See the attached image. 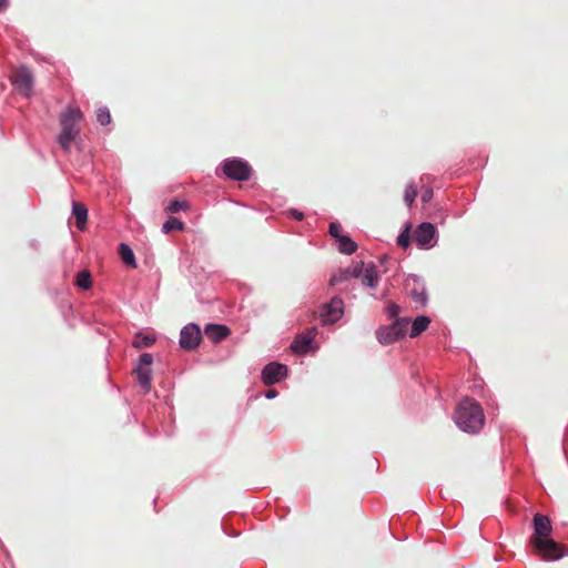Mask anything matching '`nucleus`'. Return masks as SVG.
Returning <instances> with one entry per match:
<instances>
[{
	"mask_svg": "<svg viewBox=\"0 0 568 568\" xmlns=\"http://www.w3.org/2000/svg\"><path fill=\"white\" fill-rule=\"evenodd\" d=\"M8 6V0H0V10L6 9Z\"/></svg>",
	"mask_w": 568,
	"mask_h": 568,
	"instance_id": "obj_33",
	"label": "nucleus"
},
{
	"mask_svg": "<svg viewBox=\"0 0 568 568\" xmlns=\"http://www.w3.org/2000/svg\"><path fill=\"white\" fill-rule=\"evenodd\" d=\"M408 324L407 318H397L392 325L379 327L376 337L381 344L389 345L406 334Z\"/></svg>",
	"mask_w": 568,
	"mask_h": 568,
	"instance_id": "obj_5",
	"label": "nucleus"
},
{
	"mask_svg": "<svg viewBox=\"0 0 568 568\" xmlns=\"http://www.w3.org/2000/svg\"><path fill=\"white\" fill-rule=\"evenodd\" d=\"M74 284L81 290H89L92 286V276L88 270L77 274Z\"/></svg>",
	"mask_w": 568,
	"mask_h": 568,
	"instance_id": "obj_20",
	"label": "nucleus"
},
{
	"mask_svg": "<svg viewBox=\"0 0 568 568\" xmlns=\"http://www.w3.org/2000/svg\"><path fill=\"white\" fill-rule=\"evenodd\" d=\"M155 343V337L151 335H143L142 333H138L134 335L132 345L135 348H144L150 347Z\"/></svg>",
	"mask_w": 568,
	"mask_h": 568,
	"instance_id": "obj_21",
	"label": "nucleus"
},
{
	"mask_svg": "<svg viewBox=\"0 0 568 568\" xmlns=\"http://www.w3.org/2000/svg\"><path fill=\"white\" fill-rule=\"evenodd\" d=\"M287 374V367L278 363L267 364L262 372V378L265 385H273L280 382Z\"/></svg>",
	"mask_w": 568,
	"mask_h": 568,
	"instance_id": "obj_13",
	"label": "nucleus"
},
{
	"mask_svg": "<svg viewBox=\"0 0 568 568\" xmlns=\"http://www.w3.org/2000/svg\"><path fill=\"white\" fill-rule=\"evenodd\" d=\"M364 271V262H353L347 267L339 270L336 274H334L331 280V285H337L339 283L349 281L351 278H358L362 276Z\"/></svg>",
	"mask_w": 568,
	"mask_h": 568,
	"instance_id": "obj_11",
	"label": "nucleus"
},
{
	"mask_svg": "<svg viewBox=\"0 0 568 568\" xmlns=\"http://www.w3.org/2000/svg\"><path fill=\"white\" fill-rule=\"evenodd\" d=\"M97 120L101 125H108L111 123V114L108 108H100L97 112Z\"/></svg>",
	"mask_w": 568,
	"mask_h": 568,
	"instance_id": "obj_24",
	"label": "nucleus"
},
{
	"mask_svg": "<svg viewBox=\"0 0 568 568\" xmlns=\"http://www.w3.org/2000/svg\"><path fill=\"white\" fill-rule=\"evenodd\" d=\"M552 526L546 515L536 514L534 516V534L530 537V544L550 537Z\"/></svg>",
	"mask_w": 568,
	"mask_h": 568,
	"instance_id": "obj_12",
	"label": "nucleus"
},
{
	"mask_svg": "<svg viewBox=\"0 0 568 568\" xmlns=\"http://www.w3.org/2000/svg\"><path fill=\"white\" fill-rule=\"evenodd\" d=\"M435 233V226L432 223L424 222L415 230L414 237L420 247H430Z\"/></svg>",
	"mask_w": 568,
	"mask_h": 568,
	"instance_id": "obj_14",
	"label": "nucleus"
},
{
	"mask_svg": "<svg viewBox=\"0 0 568 568\" xmlns=\"http://www.w3.org/2000/svg\"><path fill=\"white\" fill-rule=\"evenodd\" d=\"M72 213L75 217V225L80 231H83L88 221V209L84 204L79 202H73Z\"/></svg>",
	"mask_w": 568,
	"mask_h": 568,
	"instance_id": "obj_16",
	"label": "nucleus"
},
{
	"mask_svg": "<svg viewBox=\"0 0 568 568\" xmlns=\"http://www.w3.org/2000/svg\"><path fill=\"white\" fill-rule=\"evenodd\" d=\"M291 213H292V215L294 216V219H296V220H298V221L303 220V217H304L303 213H302V212H298V211H296V210H292V211H291Z\"/></svg>",
	"mask_w": 568,
	"mask_h": 568,
	"instance_id": "obj_32",
	"label": "nucleus"
},
{
	"mask_svg": "<svg viewBox=\"0 0 568 568\" xmlns=\"http://www.w3.org/2000/svg\"><path fill=\"white\" fill-rule=\"evenodd\" d=\"M410 243V235L408 229L403 231L397 237V244L402 247H407Z\"/></svg>",
	"mask_w": 568,
	"mask_h": 568,
	"instance_id": "obj_28",
	"label": "nucleus"
},
{
	"mask_svg": "<svg viewBox=\"0 0 568 568\" xmlns=\"http://www.w3.org/2000/svg\"><path fill=\"white\" fill-rule=\"evenodd\" d=\"M342 232H343V227L341 224H338L336 222H333L329 224V234L334 239H336V241H338L341 237L344 236V234Z\"/></svg>",
	"mask_w": 568,
	"mask_h": 568,
	"instance_id": "obj_26",
	"label": "nucleus"
},
{
	"mask_svg": "<svg viewBox=\"0 0 568 568\" xmlns=\"http://www.w3.org/2000/svg\"><path fill=\"white\" fill-rule=\"evenodd\" d=\"M430 323V320L427 316H418L413 323H412V329L409 333V336L412 338L417 337L420 335L424 331L427 329L428 325Z\"/></svg>",
	"mask_w": 568,
	"mask_h": 568,
	"instance_id": "obj_19",
	"label": "nucleus"
},
{
	"mask_svg": "<svg viewBox=\"0 0 568 568\" xmlns=\"http://www.w3.org/2000/svg\"><path fill=\"white\" fill-rule=\"evenodd\" d=\"M205 336L214 343L226 338L230 334L229 327L220 324H207L204 328Z\"/></svg>",
	"mask_w": 568,
	"mask_h": 568,
	"instance_id": "obj_15",
	"label": "nucleus"
},
{
	"mask_svg": "<svg viewBox=\"0 0 568 568\" xmlns=\"http://www.w3.org/2000/svg\"><path fill=\"white\" fill-rule=\"evenodd\" d=\"M202 339V333L196 324H187L180 334V345L183 349L192 351L199 346Z\"/></svg>",
	"mask_w": 568,
	"mask_h": 568,
	"instance_id": "obj_9",
	"label": "nucleus"
},
{
	"mask_svg": "<svg viewBox=\"0 0 568 568\" xmlns=\"http://www.w3.org/2000/svg\"><path fill=\"white\" fill-rule=\"evenodd\" d=\"M83 114L79 108L69 106L60 115L61 132L58 136V144L61 149L69 153L71 151V144L80 135V121Z\"/></svg>",
	"mask_w": 568,
	"mask_h": 568,
	"instance_id": "obj_2",
	"label": "nucleus"
},
{
	"mask_svg": "<svg viewBox=\"0 0 568 568\" xmlns=\"http://www.w3.org/2000/svg\"><path fill=\"white\" fill-rule=\"evenodd\" d=\"M119 254L124 264H126L128 266H131L133 268H136V261H135L134 253L128 244L121 243L119 245Z\"/></svg>",
	"mask_w": 568,
	"mask_h": 568,
	"instance_id": "obj_18",
	"label": "nucleus"
},
{
	"mask_svg": "<svg viewBox=\"0 0 568 568\" xmlns=\"http://www.w3.org/2000/svg\"><path fill=\"white\" fill-rule=\"evenodd\" d=\"M9 78L19 94L27 98L31 95L34 78L29 68L26 65L16 67Z\"/></svg>",
	"mask_w": 568,
	"mask_h": 568,
	"instance_id": "obj_3",
	"label": "nucleus"
},
{
	"mask_svg": "<svg viewBox=\"0 0 568 568\" xmlns=\"http://www.w3.org/2000/svg\"><path fill=\"white\" fill-rule=\"evenodd\" d=\"M153 364V357L149 353H143L140 356L139 365L134 369L136 381L142 388L143 393H148L151 389V366Z\"/></svg>",
	"mask_w": 568,
	"mask_h": 568,
	"instance_id": "obj_7",
	"label": "nucleus"
},
{
	"mask_svg": "<svg viewBox=\"0 0 568 568\" xmlns=\"http://www.w3.org/2000/svg\"><path fill=\"white\" fill-rule=\"evenodd\" d=\"M412 297L415 302L420 304H424L426 301V294L424 292H417L416 290L412 292Z\"/></svg>",
	"mask_w": 568,
	"mask_h": 568,
	"instance_id": "obj_30",
	"label": "nucleus"
},
{
	"mask_svg": "<svg viewBox=\"0 0 568 568\" xmlns=\"http://www.w3.org/2000/svg\"><path fill=\"white\" fill-rule=\"evenodd\" d=\"M536 554L544 560H558L566 555V547L551 537L531 544Z\"/></svg>",
	"mask_w": 568,
	"mask_h": 568,
	"instance_id": "obj_4",
	"label": "nucleus"
},
{
	"mask_svg": "<svg viewBox=\"0 0 568 568\" xmlns=\"http://www.w3.org/2000/svg\"><path fill=\"white\" fill-rule=\"evenodd\" d=\"M400 312V308L398 305L394 304V303H389L387 305V313L389 315V317H396Z\"/></svg>",
	"mask_w": 568,
	"mask_h": 568,
	"instance_id": "obj_29",
	"label": "nucleus"
},
{
	"mask_svg": "<svg viewBox=\"0 0 568 568\" xmlns=\"http://www.w3.org/2000/svg\"><path fill=\"white\" fill-rule=\"evenodd\" d=\"M338 250L344 254H353L357 250V244L348 236L344 235L338 241Z\"/></svg>",
	"mask_w": 568,
	"mask_h": 568,
	"instance_id": "obj_22",
	"label": "nucleus"
},
{
	"mask_svg": "<svg viewBox=\"0 0 568 568\" xmlns=\"http://www.w3.org/2000/svg\"><path fill=\"white\" fill-rule=\"evenodd\" d=\"M173 230L183 231L184 223L176 217H170L162 226L164 233H169Z\"/></svg>",
	"mask_w": 568,
	"mask_h": 568,
	"instance_id": "obj_23",
	"label": "nucleus"
},
{
	"mask_svg": "<svg viewBox=\"0 0 568 568\" xmlns=\"http://www.w3.org/2000/svg\"><path fill=\"white\" fill-rule=\"evenodd\" d=\"M223 172L232 180L247 181L251 178L252 169L247 162L240 159H233L224 162Z\"/></svg>",
	"mask_w": 568,
	"mask_h": 568,
	"instance_id": "obj_8",
	"label": "nucleus"
},
{
	"mask_svg": "<svg viewBox=\"0 0 568 568\" xmlns=\"http://www.w3.org/2000/svg\"><path fill=\"white\" fill-rule=\"evenodd\" d=\"M416 196H417V189H416V186L413 185V184L407 185V187L405 190V195H404V201L407 204V206H412V204L414 203Z\"/></svg>",
	"mask_w": 568,
	"mask_h": 568,
	"instance_id": "obj_25",
	"label": "nucleus"
},
{
	"mask_svg": "<svg viewBox=\"0 0 568 568\" xmlns=\"http://www.w3.org/2000/svg\"><path fill=\"white\" fill-rule=\"evenodd\" d=\"M432 197H433V190L432 189H426V190L423 191V193H422V201L424 203L430 201Z\"/></svg>",
	"mask_w": 568,
	"mask_h": 568,
	"instance_id": "obj_31",
	"label": "nucleus"
},
{
	"mask_svg": "<svg viewBox=\"0 0 568 568\" xmlns=\"http://www.w3.org/2000/svg\"><path fill=\"white\" fill-rule=\"evenodd\" d=\"M276 395V392L275 390H268V393L266 394V397L267 398H272Z\"/></svg>",
	"mask_w": 568,
	"mask_h": 568,
	"instance_id": "obj_34",
	"label": "nucleus"
},
{
	"mask_svg": "<svg viewBox=\"0 0 568 568\" xmlns=\"http://www.w3.org/2000/svg\"><path fill=\"white\" fill-rule=\"evenodd\" d=\"M344 314V303L339 297H333L328 303L324 304L318 313L322 325L334 324Z\"/></svg>",
	"mask_w": 568,
	"mask_h": 568,
	"instance_id": "obj_6",
	"label": "nucleus"
},
{
	"mask_svg": "<svg viewBox=\"0 0 568 568\" xmlns=\"http://www.w3.org/2000/svg\"><path fill=\"white\" fill-rule=\"evenodd\" d=\"M362 283L365 286L374 287L377 283L378 276L377 271L373 264H369L367 266L364 265V271L362 273Z\"/></svg>",
	"mask_w": 568,
	"mask_h": 568,
	"instance_id": "obj_17",
	"label": "nucleus"
},
{
	"mask_svg": "<svg viewBox=\"0 0 568 568\" xmlns=\"http://www.w3.org/2000/svg\"><path fill=\"white\" fill-rule=\"evenodd\" d=\"M317 335L316 327H310L302 334L297 335L293 343L291 344V348L294 353L298 355H304L313 349L312 343L314 342Z\"/></svg>",
	"mask_w": 568,
	"mask_h": 568,
	"instance_id": "obj_10",
	"label": "nucleus"
},
{
	"mask_svg": "<svg viewBox=\"0 0 568 568\" xmlns=\"http://www.w3.org/2000/svg\"><path fill=\"white\" fill-rule=\"evenodd\" d=\"M187 207V203L184 202V201H178V200H174L170 203V205L168 206V211L169 212H172V213H176L181 210H185Z\"/></svg>",
	"mask_w": 568,
	"mask_h": 568,
	"instance_id": "obj_27",
	"label": "nucleus"
},
{
	"mask_svg": "<svg viewBox=\"0 0 568 568\" xmlns=\"http://www.w3.org/2000/svg\"><path fill=\"white\" fill-rule=\"evenodd\" d=\"M454 420L462 430L475 434L483 428L485 415L478 403L466 398L457 405Z\"/></svg>",
	"mask_w": 568,
	"mask_h": 568,
	"instance_id": "obj_1",
	"label": "nucleus"
}]
</instances>
